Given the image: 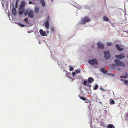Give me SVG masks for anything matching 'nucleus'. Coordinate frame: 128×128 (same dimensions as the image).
<instances>
[{"mask_svg": "<svg viewBox=\"0 0 128 128\" xmlns=\"http://www.w3.org/2000/svg\"><path fill=\"white\" fill-rule=\"evenodd\" d=\"M25 4V2L24 1H22L21 2L20 5L19 7V10L20 11V10H24V9H23V8L24 7Z\"/></svg>", "mask_w": 128, "mask_h": 128, "instance_id": "obj_8", "label": "nucleus"}, {"mask_svg": "<svg viewBox=\"0 0 128 128\" xmlns=\"http://www.w3.org/2000/svg\"><path fill=\"white\" fill-rule=\"evenodd\" d=\"M126 118L128 117V112L126 113Z\"/></svg>", "mask_w": 128, "mask_h": 128, "instance_id": "obj_33", "label": "nucleus"}, {"mask_svg": "<svg viewBox=\"0 0 128 128\" xmlns=\"http://www.w3.org/2000/svg\"><path fill=\"white\" fill-rule=\"evenodd\" d=\"M100 90H102L103 92H104L106 90H105L104 89L102 88H100Z\"/></svg>", "mask_w": 128, "mask_h": 128, "instance_id": "obj_28", "label": "nucleus"}, {"mask_svg": "<svg viewBox=\"0 0 128 128\" xmlns=\"http://www.w3.org/2000/svg\"><path fill=\"white\" fill-rule=\"evenodd\" d=\"M107 72V71L105 70H104V71L103 72L104 73H106Z\"/></svg>", "mask_w": 128, "mask_h": 128, "instance_id": "obj_35", "label": "nucleus"}, {"mask_svg": "<svg viewBox=\"0 0 128 128\" xmlns=\"http://www.w3.org/2000/svg\"><path fill=\"white\" fill-rule=\"evenodd\" d=\"M76 72H73L72 73V75L73 76H74L76 74Z\"/></svg>", "mask_w": 128, "mask_h": 128, "instance_id": "obj_32", "label": "nucleus"}, {"mask_svg": "<svg viewBox=\"0 0 128 128\" xmlns=\"http://www.w3.org/2000/svg\"><path fill=\"white\" fill-rule=\"evenodd\" d=\"M28 4H35V3H32L31 1H30L29 2Z\"/></svg>", "mask_w": 128, "mask_h": 128, "instance_id": "obj_31", "label": "nucleus"}, {"mask_svg": "<svg viewBox=\"0 0 128 128\" xmlns=\"http://www.w3.org/2000/svg\"><path fill=\"white\" fill-rule=\"evenodd\" d=\"M88 62L91 65H93L95 64L97 65L98 64V60L95 58L90 60H88Z\"/></svg>", "mask_w": 128, "mask_h": 128, "instance_id": "obj_4", "label": "nucleus"}, {"mask_svg": "<svg viewBox=\"0 0 128 128\" xmlns=\"http://www.w3.org/2000/svg\"><path fill=\"white\" fill-rule=\"evenodd\" d=\"M127 34H128V30L126 32Z\"/></svg>", "mask_w": 128, "mask_h": 128, "instance_id": "obj_43", "label": "nucleus"}, {"mask_svg": "<svg viewBox=\"0 0 128 128\" xmlns=\"http://www.w3.org/2000/svg\"><path fill=\"white\" fill-rule=\"evenodd\" d=\"M23 14H24L25 16L28 15V16L31 18H33L34 17V12L33 11L29 9H27L26 10H20L19 12V14L22 15Z\"/></svg>", "mask_w": 128, "mask_h": 128, "instance_id": "obj_2", "label": "nucleus"}, {"mask_svg": "<svg viewBox=\"0 0 128 128\" xmlns=\"http://www.w3.org/2000/svg\"><path fill=\"white\" fill-rule=\"evenodd\" d=\"M8 17H9V18H10V16L9 15V14H8Z\"/></svg>", "mask_w": 128, "mask_h": 128, "instance_id": "obj_44", "label": "nucleus"}, {"mask_svg": "<svg viewBox=\"0 0 128 128\" xmlns=\"http://www.w3.org/2000/svg\"><path fill=\"white\" fill-rule=\"evenodd\" d=\"M2 5L3 6V7H4V6L3 5L4 4L2 2Z\"/></svg>", "mask_w": 128, "mask_h": 128, "instance_id": "obj_41", "label": "nucleus"}, {"mask_svg": "<svg viewBox=\"0 0 128 128\" xmlns=\"http://www.w3.org/2000/svg\"><path fill=\"white\" fill-rule=\"evenodd\" d=\"M28 32V33H30V32Z\"/></svg>", "mask_w": 128, "mask_h": 128, "instance_id": "obj_47", "label": "nucleus"}, {"mask_svg": "<svg viewBox=\"0 0 128 128\" xmlns=\"http://www.w3.org/2000/svg\"><path fill=\"white\" fill-rule=\"evenodd\" d=\"M18 25L19 26L22 27H23L25 26L23 24H22L21 23H19L18 24Z\"/></svg>", "mask_w": 128, "mask_h": 128, "instance_id": "obj_21", "label": "nucleus"}, {"mask_svg": "<svg viewBox=\"0 0 128 128\" xmlns=\"http://www.w3.org/2000/svg\"><path fill=\"white\" fill-rule=\"evenodd\" d=\"M106 44L108 46H110L112 44V43L110 42H106Z\"/></svg>", "mask_w": 128, "mask_h": 128, "instance_id": "obj_19", "label": "nucleus"}, {"mask_svg": "<svg viewBox=\"0 0 128 128\" xmlns=\"http://www.w3.org/2000/svg\"><path fill=\"white\" fill-rule=\"evenodd\" d=\"M52 1H53V0H51Z\"/></svg>", "mask_w": 128, "mask_h": 128, "instance_id": "obj_48", "label": "nucleus"}, {"mask_svg": "<svg viewBox=\"0 0 128 128\" xmlns=\"http://www.w3.org/2000/svg\"><path fill=\"white\" fill-rule=\"evenodd\" d=\"M46 32L47 34H48V30H47L46 31Z\"/></svg>", "mask_w": 128, "mask_h": 128, "instance_id": "obj_40", "label": "nucleus"}, {"mask_svg": "<svg viewBox=\"0 0 128 128\" xmlns=\"http://www.w3.org/2000/svg\"><path fill=\"white\" fill-rule=\"evenodd\" d=\"M103 19L104 21H107L108 20V18L105 16H103Z\"/></svg>", "mask_w": 128, "mask_h": 128, "instance_id": "obj_18", "label": "nucleus"}, {"mask_svg": "<svg viewBox=\"0 0 128 128\" xmlns=\"http://www.w3.org/2000/svg\"><path fill=\"white\" fill-rule=\"evenodd\" d=\"M112 75L113 76H114V74H113V75Z\"/></svg>", "mask_w": 128, "mask_h": 128, "instance_id": "obj_45", "label": "nucleus"}, {"mask_svg": "<svg viewBox=\"0 0 128 128\" xmlns=\"http://www.w3.org/2000/svg\"><path fill=\"white\" fill-rule=\"evenodd\" d=\"M75 71V72H76V74H78V73H79L80 72V70H76Z\"/></svg>", "mask_w": 128, "mask_h": 128, "instance_id": "obj_29", "label": "nucleus"}, {"mask_svg": "<svg viewBox=\"0 0 128 128\" xmlns=\"http://www.w3.org/2000/svg\"><path fill=\"white\" fill-rule=\"evenodd\" d=\"M5 4V7H7V3H6Z\"/></svg>", "mask_w": 128, "mask_h": 128, "instance_id": "obj_38", "label": "nucleus"}, {"mask_svg": "<svg viewBox=\"0 0 128 128\" xmlns=\"http://www.w3.org/2000/svg\"><path fill=\"white\" fill-rule=\"evenodd\" d=\"M90 18L87 17H85L81 19L80 23L81 24H84L86 23L89 22L90 21Z\"/></svg>", "mask_w": 128, "mask_h": 128, "instance_id": "obj_3", "label": "nucleus"}, {"mask_svg": "<svg viewBox=\"0 0 128 128\" xmlns=\"http://www.w3.org/2000/svg\"><path fill=\"white\" fill-rule=\"evenodd\" d=\"M97 45L98 48L101 49L103 48H104V45L103 44L100 42H98Z\"/></svg>", "mask_w": 128, "mask_h": 128, "instance_id": "obj_9", "label": "nucleus"}, {"mask_svg": "<svg viewBox=\"0 0 128 128\" xmlns=\"http://www.w3.org/2000/svg\"><path fill=\"white\" fill-rule=\"evenodd\" d=\"M66 76H67L68 77V78H69V76L68 75V74H66Z\"/></svg>", "mask_w": 128, "mask_h": 128, "instance_id": "obj_39", "label": "nucleus"}, {"mask_svg": "<svg viewBox=\"0 0 128 128\" xmlns=\"http://www.w3.org/2000/svg\"><path fill=\"white\" fill-rule=\"evenodd\" d=\"M109 22H110V20H109Z\"/></svg>", "mask_w": 128, "mask_h": 128, "instance_id": "obj_51", "label": "nucleus"}, {"mask_svg": "<svg viewBox=\"0 0 128 128\" xmlns=\"http://www.w3.org/2000/svg\"><path fill=\"white\" fill-rule=\"evenodd\" d=\"M110 103L112 104H115L114 101V100H112L110 101Z\"/></svg>", "mask_w": 128, "mask_h": 128, "instance_id": "obj_26", "label": "nucleus"}, {"mask_svg": "<svg viewBox=\"0 0 128 128\" xmlns=\"http://www.w3.org/2000/svg\"><path fill=\"white\" fill-rule=\"evenodd\" d=\"M54 28H52L51 29V30L52 31H54Z\"/></svg>", "mask_w": 128, "mask_h": 128, "instance_id": "obj_36", "label": "nucleus"}, {"mask_svg": "<svg viewBox=\"0 0 128 128\" xmlns=\"http://www.w3.org/2000/svg\"><path fill=\"white\" fill-rule=\"evenodd\" d=\"M18 0H17L16 1V5H17V4H18Z\"/></svg>", "mask_w": 128, "mask_h": 128, "instance_id": "obj_37", "label": "nucleus"}, {"mask_svg": "<svg viewBox=\"0 0 128 128\" xmlns=\"http://www.w3.org/2000/svg\"><path fill=\"white\" fill-rule=\"evenodd\" d=\"M78 8L79 9H81V8L80 7H78Z\"/></svg>", "mask_w": 128, "mask_h": 128, "instance_id": "obj_42", "label": "nucleus"}, {"mask_svg": "<svg viewBox=\"0 0 128 128\" xmlns=\"http://www.w3.org/2000/svg\"><path fill=\"white\" fill-rule=\"evenodd\" d=\"M41 35L43 36H47V35L46 34L45 31H44L40 29V30L39 31Z\"/></svg>", "mask_w": 128, "mask_h": 128, "instance_id": "obj_10", "label": "nucleus"}, {"mask_svg": "<svg viewBox=\"0 0 128 128\" xmlns=\"http://www.w3.org/2000/svg\"><path fill=\"white\" fill-rule=\"evenodd\" d=\"M98 87V85L97 84H96L95 86V87L94 88V90H96V88H97Z\"/></svg>", "mask_w": 128, "mask_h": 128, "instance_id": "obj_27", "label": "nucleus"}, {"mask_svg": "<svg viewBox=\"0 0 128 128\" xmlns=\"http://www.w3.org/2000/svg\"><path fill=\"white\" fill-rule=\"evenodd\" d=\"M87 83V81L86 80H84V84L85 85H86V84Z\"/></svg>", "mask_w": 128, "mask_h": 128, "instance_id": "obj_30", "label": "nucleus"}, {"mask_svg": "<svg viewBox=\"0 0 128 128\" xmlns=\"http://www.w3.org/2000/svg\"><path fill=\"white\" fill-rule=\"evenodd\" d=\"M80 99L82 100H83L84 101L85 100H86V98L80 96Z\"/></svg>", "mask_w": 128, "mask_h": 128, "instance_id": "obj_23", "label": "nucleus"}, {"mask_svg": "<svg viewBox=\"0 0 128 128\" xmlns=\"http://www.w3.org/2000/svg\"><path fill=\"white\" fill-rule=\"evenodd\" d=\"M115 57L118 59H122L125 57V56L124 54H122L120 55H116L115 56Z\"/></svg>", "mask_w": 128, "mask_h": 128, "instance_id": "obj_7", "label": "nucleus"}, {"mask_svg": "<svg viewBox=\"0 0 128 128\" xmlns=\"http://www.w3.org/2000/svg\"><path fill=\"white\" fill-rule=\"evenodd\" d=\"M104 68H102L100 69V71H101V72H103V71H104Z\"/></svg>", "mask_w": 128, "mask_h": 128, "instance_id": "obj_34", "label": "nucleus"}, {"mask_svg": "<svg viewBox=\"0 0 128 128\" xmlns=\"http://www.w3.org/2000/svg\"><path fill=\"white\" fill-rule=\"evenodd\" d=\"M94 80L92 78L89 77L88 78V82L90 83H92Z\"/></svg>", "mask_w": 128, "mask_h": 128, "instance_id": "obj_13", "label": "nucleus"}, {"mask_svg": "<svg viewBox=\"0 0 128 128\" xmlns=\"http://www.w3.org/2000/svg\"><path fill=\"white\" fill-rule=\"evenodd\" d=\"M108 128H114V127L112 124H110L108 126Z\"/></svg>", "mask_w": 128, "mask_h": 128, "instance_id": "obj_16", "label": "nucleus"}, {"mask_svg": "<svg viewBox=\"0 0 128 128\" xmlns=\"http://www.w3.org/2000/svg\"><path fill=\"white\" fill-rule=\"evenodd\" d=\"M104 57L106 59H108L110 58V54L108 51H105L104 52Z\"/></svg>", "mask_w": 128, "mask_h": 128, "instance_id": "obj_6", "label": "nucleus"}, {"mask_svg": "<svg viewBox=\"0 0 128 128\" xmlns=\"http://www.w3.org/2000/svg\"><path fill=\"white\" fill-rule=\"evenodd\" d=\"M127 57L128 58V56H127Z\"/></svg>", "mask_w": 128, "mask_h": 128, "instance_id": "obj_50", "label": "nucleus"}, {"mask_svg": "<svg viewBox=\"0 0 128 128\" xmlns=\"http://www.w3.org/2000/svg\"><path fill=\"white\" fill-rule=\"evenodd\" d=\"M70 71H72L74 70L73 68L71 66H70Z\"/></svg>", "mask_w": 128, "mask_h": 128, "instance_id": "obj_25", "label": "nucleus"}, {"mask_svg": "<svg viewBox=\"0 0 128 128\" xmlns=\"http://www.w3.org/2000/svg\"><path fill=\"white\" fill-rule=\"evenodd\" d=\"M28 18H26L24 19V20L26 22L28 23V24H29L28 22Z\"/></svg>", "mask_w": 128, "mask_h": 128, "instance_id": "obj_22", "label": "nucleus"}, {"mask_svg": "<svg viewBox=\"0 0 128 128\" xmlns=\"http://www.w3.org/2000/svg\"><path fill=\"white\" fill-rule=\"evenodd\" d=\"M90 126L92 128V126H91V125H90Z\"/></svg>", "mask_w": 128, "mask_h": 128, "instance_id": "obj_46", "label": "nucleus"}, {"mask_svg": "<svg viewBox=\"0 0 128 128\" xmlns=\"http://www.w3.org/2000/svg\"><path fill=\"white\" fill-rule=\"evenodd\" d=\"M109 74L110 75H111V74Z\"/></svg>", "mask_w": 128, "mask_h": 128, "instance_id": "obj_49", "label": "nucleus"}, {"mask_svg": "<svg viewBox=\"0 0 128 128\" xmlns=\"http://www.w3.org/2000/svg\"><path fill=\"white\" fill-rule=\"evenodd\" d=\"M49 18H48L46 19V22L44 23L45 27L47 29H48L49 28Z\"/></svg>", "mask_w": 128, "mask_h": 128, "instance_id": "obj_5", "label": "nucleus"}, {"mask_svg": "<svg viewBox=\"0 0 128 128\" xmlns=\"http://www.w3.org/2000/svg\"><path fill=\"white\" fill-rule=\"evenodd\" d=\"M39 8L37 7H36L35 8V12L36 13L38 12L39 10Z\"/></svg>", "mask_w": 128, "mask_h": 128, "instance_id": "obj_17", "label": "nucleus"}, {"mask_svg": "<svg viewBox=\"0 0 128 128\" xmlns=\"http://www.w3.org/2000/svg\"><path fill=\"white\" fill-rule=\"evenodd\" d=\"M124 83L126 85L128 84V80H125L124 81Z\"/></svg>", "mask_w": 128, "mask_h": 128, "instance_id": "obj_24", "label": "nucleus"}, {"mask_svg": "<svg viewBox=\"0 0 128 128\" xmlns=\"http://www.w3.org/2000/svg\"><path fill=\"white\" fill-rule=\"evenodd\" d=\"M42 6L44 7L45 6V2L43 0H39Z\"/></svg>", "mask_w": 128, "mask_h": 128, "instance_id": "obj_15", "label": "nucleus"}, {"mask_svg": "<svg viewBox=\"0 0 128 128\" xmlns=\"http://www.w3.org/2000/svg\"><path fill=\"white\" fill-rule=\"evenodd\" d=\"M58 63L60 66L61 68L62 67V66L63 65V63H62V64L61 63H60V62H58Z\"/></svg>", "mask_w": 128, "mask_h": 128, "instance_id": "obj_20", "label": "nucleus"}, {"mask_svg": "<svg viewBox=\"0 0 128 128\" xmlns=\"http://www.w3.org/2000/svg\"><path fill=\"white\" fill-rule=\"evenodd\" d=\"M12 14L14 15H16V11L15 8H13L12 10Z\"/></svg>", "mask_w": 128, "mask_h": 128, "instance_id": "obj_14", "label": "nucleus"}, {"mask_svg": "<svg viewBox=\"0 0 128 128\" xmlns=\"http://www.w3.org/2000/svg\"><path fill=\"white\" fill-rule=\"evenodd\" d=\"M128 73L126 72L125 74V76H120V78H121L120 80L122 81H123L124 80L122 79V78H127L128 77Z\"/></svg>", "mask_w": 128, "mask_h": 128, "instance_id": "obj_12", "label": "nucleus"}, {"mask_svg": "<svg viewBox=\"0 0 128 128\" xmlns=\"http://www.w3.org/2000/svg\"><path fill=\"white\" fill-rule=\"evenodd\" d=\"M115 64L111 65V67L112 69L115 70H120V68L119 66L124 67L125 66V64L122 61L118 59H115L114 61Z\"/></svg>", "mask_w": 128, "mask_h": 128, "instance_id": "obj_1", "label": "nucleus"}, {"mask_svg": "<svg viewBox=\"0 0 128 128\" xmlns=\"http://www.w3.org/2000/svg\"><path fill=\"white\" fill-rule=\"evenodd\" d=\"M116 46L117 48L120 51H121L124 50V48L122 46H120L118 44H116Z\"/></svg>", "mask_w": 128, "mask_h": 128, "instance_id": "obj_11", "label": "nucleus"}]
</instances>
